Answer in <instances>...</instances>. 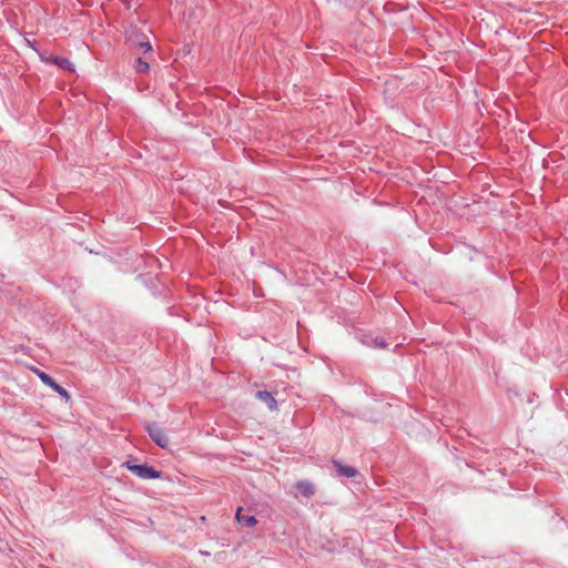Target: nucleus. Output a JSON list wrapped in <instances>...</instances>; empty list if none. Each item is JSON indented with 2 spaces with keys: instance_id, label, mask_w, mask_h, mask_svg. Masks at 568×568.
Returning <instances> with one entry per match:
<instances>
[{
  "instance_id": "1",
  "label": "nucleus",
  "mask_w": 568,
  "mask_h": 568,
  "mask_svg": "<svg viewBox=\"0 0 568 568\" xmlns=\"http://www.w3.org/2000/svg\"><path fill=\"white\" fill-rule=\"evenodd\" d=\"M125 465L129 470L144 479H155L161 476L160 471L148 465H133L131 463H126Z\"/></svg>"
},
{
  "instance_id": "2",
  "label": "nucleus",
  "mask_w": 568,
  "mask_h": 568,
  "mask_svg": "<svg viewBox=\"0 0 568 568\" xmlns=\"http://www.w3.org/2000/svg\"><path fill=\"white\" fill-rule=\"evenodd\" d=\"M128 40L136 48L142 50L144 53L152 51L151 42L145 34H140L135 31L128 32Z\"/></svg>"
},
{
  "instance_id": "3",
  "label": "nucleus",
  "mask_w": 568,
  "mask_h": 568,
  "mask_svg": "<svg viewBox=\"0 0 568 568\" xmlns=\"http://www.w3.org/2000/svg\"><path fill=\"white\" fill-rule=\"evenodd\" d=\"M148 432L150 437L156 445H159L162 448H168L170 444L169 436L165 434V432L156 426V425H150L148 426Z\"/></svg>"
},
{
  "instance_id": "4",
  "label": "nucleus",
  "mask_w": 568,
  "mask_h": 568,
  "mask_svg": "<svg viewBox=\"0 0 568 568\" xmlns=\"http://www.w3.org/2000/svg\"><path fill=\"white\" fill-rule=\"evenodd\" d=\"M255 397L264 403L271 412L277 410V402L271 393L266 390H260L256 393Z\"/></svg>"
},
{
  "instance_id": "5",
  "label": "nucleus",
  "mask_w": 568,
  "mask_h": 568,
  "mask_svg": "<svg viewBox=\"0 0 568 568\" xmlns=\"http://www.w3.org/2000/svg\"><path fill=\"white\" fill-rule=\"evenodd\" d=\"M334 467L336 468V471L339 476L345 477H355L357 474V470L354 467L351 466H344L337 460L333 462Z\"/></svg>"
},
{
  "instance_id": "6",
  "label": "nucleus",
  "mask_w": 568,
  "mask_h": 568,
  "mask_svg": "<svg viewBox=\"0 0 568 568\" xmlns=\"http://www.w3.org/2000/svg\"><path fill=\"white\" fill-rule=\"evenodd\" d=\"M296 489L304 496L311 497L314 494V487L308 481H300L296 484Z\"/></svg>"
},
{
  "instance_id": "7",
  "label": "nucleus",
  "mask_w": 568,
  "mask_h": 568,
  "mask_svg": "<svg viewBox=\"0 0 568 568\" xmlns=\"http://www.w3.org/2000/svg\"><path fill=\"white\" fill-rule=\"evenodd\" d=\"M241 511H242V508L240 507L236 511V519L239 523H241L247 527H253L256 525L257 520L254 516H242Z\"/></svg>"
},
{
  "instance_id": "8",
  "label": "nucleus",
  "mask_w": 568,
  "mask_h": 568,
  "mask_svg": "<svg viewBox=\"0 0 568 568\" xmlns=\"http://www.w3.org/2000/svg\"><path fill=\"white\" fill-rule=\"evenodd\" d=\"M30 369H31V372H33V373H34V374H36V375L41 379V382H42L44 385H47V386H49V387H52V386L54 385V383H55V382L53 381V378H52V377H50V376H49L48 374H45L44 372L40 371V369H39V368H37V367H31Z\"/></svg>"
},
{
  "instance_id": "9",
  "label": "nucleus",
  "mask_w": 568,
  "mask_h": 568,
  "mask_svg": "<svg viewBox=\"0 0 568 568\" xmlns=\"http://www.w3.org/2000/svg\"><path fill=\"white\" fill-rule=\"evenodd\" d=\"M50 60L52 63L57 64L58 67H60L62 69H65L69 71H74L73 64L65 58L52 57Z\"/></svg>"
},
{
  "instance_id": "10",
  "label": "nucleus",
  "mask_w": 568,
  "mask_h": 568,
  "mask_svg": "<svg viewBox=\"0 0 568 568\" xmlns=\"http://www.w3.org/2000/svg\"><path fill=\"white\" fill-rule=\"evenodd\" d=\"M134 69L136 72L145 73L149 71L150 65L148 61H144L142 58H138L134 64Z\"/></svg>"
},
{
  "instance_id": "11",
  "label": "nucleus",
  "mask_w": 568,
  "mask_h": 568,
  "mask_svg": "<svg viewBox=\"0 0 568 568\" xmlns=\"http://www.w3.org/2000/svg\"><path fill=\"white\" fill-rule=\"evenodd\" d=\"M55 393H58L60 396H62L65 400H70L69 393L59 384L54 383V385L51 387Z\"/></svg>"
}]
</instances>
